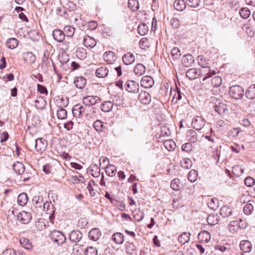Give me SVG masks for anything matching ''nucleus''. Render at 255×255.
<instances>
[{
	"mask_svg": "<svg viewBox=\"0 0 255 255\" xmlns=\"http://www.w3.org/2000/svg\"><path fill=\"white\" fill-rule=\"evenodd\" d=\"M210 103L212 105L215 112L220 115H227L229 113V106L226 102H223L215 96H212L210 100Z\"/></svg>",
	"mask_w": 255,
	"mask_h": 255,
	"instance_id": "f257e3e1",
	"label": "nucleus"
},
{
	"mask_svg": "<svg viewBox=\"0 0 255 255\" xmlns=\"http://www.w3.org/2000/svg\"><path fill=\"white\" fill-rule=\"evenodd\" d=\"M230 95L235 99H241L244 95V89L239 85H234L230 87Z\"/></svg>",
	"mask_w": 255,
	"mask_h": 255,
	"instance_id": "f03ea898",
	"label": "nucleus"
},
{
	"mask_svg": "<svg viewBox=\"0 0 255 255\" xmlns=\"http://www.w3.org/2000/svg\"><path fill=\"white\" fill-rule=\"evenodd\" d=\"M50 237L54 243L58 245L62 244L66 241V238L63 233L56 230L53 231L50 233Z\"/></svg>",
	"mask_w": 255,
	"mask_h": 255,
	"instance_id": "7ed1b4c3",
	"label": "nucleus"
},
{
	"mask_svg": "<svg viewBox=\"0 0 255 255\" xmlns=\"http://www.w3.org/2000/svg\"><path fill=\"white\" fill-rule=\"evenodd\" d=\"M43 209L46 214L49 215V221L54 224L55 209L54 205L51 202H46L43 204Z\"/></svg>",
	"mask_w": 255,
	"mask_h": 255,
	"instance_id": "20e7f679",
	"label": "nucleus"
},
{
	"mask_svg": "<svg viewBox=\"0 0 255 255\" xmlns=\"http://www.w3.org/2000/svg\"><path fill=\"white\" fill-rule=\"evenodd\" d=\"M87 111V108L82 105L77 104L73 107L72 114L75 118H82L86 115Z\"/></svg>",
	"mask_w": 255,
	"mask_h": 255,
	"instance_id": "39448f33",
	"label": "nucleus"
},
{
	"mask_svg": "<svg viewBox=\"0 0 255 255\" xmlns=\"http://www.w3.org/2000/svg\"><path fill=\"white\" fill-rule=\"evenodd\" d=\"M47 141L43 138L35 140V148L37 152L42 154L47 148Z\"/></svg>",
	"mask_w": 255,
	"mask_h": 255,
	"instance_id": "423d86ee",
	"label": "nucleus"
},
{
	"mask_svg": "<svg viewBox=\"0 0 255 255\" xmlns=\"http://www.w3.org/2000/svg\"><path fill=\"white\" fill-rule=\"evenodd\" d=\"M205 125V122L202 117L196 116L193 119L192 126L196 130L201 129Z\"/></svg>",
	"mask_w": 255,
	"mask_h": 255,
	"instance_id": "0eeeda50",
	"label": "nucleus"
},
{
	"mask_svg": "<svg viewBox=\"0 0 255 255\" xmlns=\"http://www.w3.org/2000/svg\"><path fill=\"white\" fill-rule=\"evenodd\" d=\"M126 90L128 92L136 93L138 92L139 85L134 81L128 80L125 85Z\"/></svg>",
	"mask_w": 255,
	"mask_h": 255,
	"instance_id": "6e6552de",
	"label": "nucleus"
},
{
	"mask_svg": "<svg viewBox=\"0 0 255 255\" xmlns=\"http://www.w3.org/2000/svg\"><path fill=\"white\" fill-rule=\"evenodd\" d=\"M200 71V77H203V81H205L207 79L211 77L212 75L215 74V72L214 71L211 70L210 67L206 65L204 67H202L201 69H198Z\"/></svg>",
	"mask_w": 255,
	"mask_h": 255,
	"instance_id": "1a4fd4ad",
	"label": "nucleus"
},
{
	"mask_svg": "<svg viewBox=\"0 0 255 255\" xmlns=\"http://www.w3.org/2000/svg\"><path fill=\"white\" fill-rule=\"evenodd\" d=\"M17 217L18 220L23 224L28 223L32 218L30 213L24 211H22L19 213Z\"/></svg>",
	"mask_w": 255,
	"mask_h": 255,
	"instance_id": "9d476101",
	"label": "nucleus"
},
{
	"mask_svg": "<svg viewBox=\"0 0 255 255\" xmlns=\"http://www.w3.org/2000/svg\"><path fill=\"white\" fill-rule=\"evenodd\" d=\"M83 43L85 47L92 48L96 45L97 41L94 37L86 35L84 36Z\"/></svg>",
	"mask_w": 255,
	"mask_h": 255,
	"instance_id": "9b49d317",
	"label": "nucleus"
},
{
	"mask_svg": "<svg viewBox=\"0 0 255 255\" xmlns=\"http://www.w3.org/2000/svg\"><path fill=\"white\" fill-rule=\"evenodd\" d=\"M100 98L97 96H89L85 97L83 99V103L84 105L90 106L99 102Z\"/></svg>",
	"mask_w": 255,
	"mask_h": 255,
	"instance_id": "f8f14e48",
	"label": "nucleus"
},
{
	"mask_svg": "<svg viewBox=\"0 0 255 255\" xmlns=\"http://www.w3.org/2000/svg\"><path fill=\"white\" fill-rule=\"evenodd\" d=\"M141 86L146 89L150 88L154 84V80L150 76H143L140 81Z\"/></svg>",
	"mask_w": 255,
	"mask_h": 255,
	"instance_id": "ddd939ff",
	"label": "nucleus"
},
{
	"mask_svg": "<svg viewBox=\"0 0 255 255\" xmlns=\"http://www.w3.org/2000/svg\"><path fill=\"white\" fill-rule=\"evenodd\" d=\"M181 62L184 66L188 67L191 66L194 62L193 56L190 54H187L183 56Z\"/></svg>",
	"mask_w": 255,
	"mask_h": 255,
	"instance_id": "4468645a",
	"label": "nucleus"
},
{
	"mask_svg": "<svg viewBox=\"0 0 255 255\" xmlns=\"http://www.w3.org/2000/svg\"><path fill=\"white\" fill-rule=\"evenodd\" d=\"M170 96L172 97V102L175 103H177L178 101L181 100L182 96L185 97L184 95L182 94L177 88L174 89L173 91L171 90Z\"/></svg>",
	"mask_w": 255,
	"mask_h": 255,
	"instance_id": "2eb2a0df",
	"label": "nucleus"
},
{
	"mask_svg": "<svg viewBox=\"0 0 255 255\" xmlns=\"http://www.w3.org/2000/svg\"><path fill=\"white\" fill-rule=\"evenodd\" d=\"M111 166V165L109 164L105 167V173L108 178H105V176L102 175V179L100 182L101 185L106 186L107 181L110 182V180L109 179H110L109 178L111 177V174L112 173V168Z\"/></svg>",
	"mask_w": 255,
	"mask_h": 255,
	"instance_id": "dca6fc26",
	"label": "nucleus"
},
{
	"mask_svg": "<svg viewBox=\"0 0 255 255\" xmlns=\"http://www.w3.org/2000/svg\"><path fill=\"white\" fill-rule=\"evenodd\" d=\"M240 247L244 253H250L252 250V245L248 240L242 241L240 244Z\"/></svg>",
	"mask_w": 255,
	"mask_h": 255,
	"instance_id": "f3484780",
	"label": "nucleus"
},
{
	"mask_svg": "<svg viewBox=\"0 0 255 255\" xmlns=\"http://www.w3.org/2000/svg\"><path fill=\"white\" fill-rule=\"evenodd\" d=\"M200 71L197 69L191 68L188 70L186 73V77L190 80H192L200 77Z\"/></svg>",
	"mask_w": 255,
	"mask_h": 255,
	"instance_id": "a211bd4d",
	"label": "nucleus"
},
{
	"mask_svg": "<svg viewBox=\"0 0 255 255\" xmlns=\"http://www.w3.org/2000/svg\"><path fill=\"white\" fill-rule=\"evenodd\" d=\"M140 102L144 105L148 104L151 101L150 95L145 91H142L138 95Z\"/></svg>",
	"mask_w": 255,
	"mask_h": 255,
	"instance_id": "6ab92c4d",
	"label": "nucleus"
},
{
	"mask_svg": "<svg viewBox=\"0 0 255 255\" xmlns=\"http://www.w3.org/2000/svg\"><path fill=\"white\" fill-rule=\"evenodd\" d=\"M122 59L125 64L130 65L135 61V56L132 53L128 52L123 55Z\"/></svg>",
	"mask_w": 255,
	"mask_h": 255,
	"instance_id": "aec40b11",
	"label": "nucleus"
},
{
	"mask_svg": "<svg viewBox=\"0 0 255 255\" xmlns=\"http://www.w3.org/2000/svg\"><path fill=\"white\" fill-rule=\"evenodd\" d=\"M198 238L200 242L207 243L210 240L211 236L207 231H202L199 233Z\"/></svg>",
	"mask_w": 255,
	"mask_h": 255,
	"instance_id": "412c9836",
	"label": "nucleus"
},
{
	"mask_svg": "<svg viewBox=\"0 0 255 255\" xmlns=\"http://www.w3.org/2000/svg\"><path fill=\"white\" fill-rule=\"evenodd\" d=\"M54 39L58 42H63L65 38V33L60 30L55 29L52 33Z\"/></svg>",
	"mask_w": 255,
	"mask_h": 255,
	"instance_id": "4be33fe9",
	"label": "nucleus"
},
{
	"mask_svg": "<svg viewBox=\"0 0 255 255\" xmlns=\"http://www.w3.org/2000/svg\"><path fill=\"white\" fill-rule=\"evenodd\" d=\"M88 172L94 177H98L100 175V168L96 165H91L88 168Z\"/></svg>",
	"mask_w": 255,
	"mask_h": 255,
	"instance_id": "5701e85b",
	"label": "nucleus"
},
{
	"mask_svg": "<svg viewBox=\"0 0 255 255\" xmlns=\"http://www.w3.org/2000/svg\"><path fill=\"white\" fill-rule=\"evenodd\" d=\"M76 57L81 60L85 59L87 56L86 50L82 47H77L75 51Z\"/></svg>",
	"mask_w": 255,
	"mask_h": 255,
	"instance_id": "b1692460",
	"label": "nucleus"
},
{
	"mask_svg": "<svg viewBox=\"0 0 255 255\" xmlns=\"http://www.w3.org/2000/svg\"><path fill=\"white\" fill-rule=\"evenodd\" d=\"M233 213L232 209L229 206H224L220 210V214L223 218L228 217Z\"/></svg>",
	"mask_w": 255,
	"mask_h": 255,
	"instance_id": "393cba45",
	"label": "nucleus"
},
{
	"mask_svg": "<svg viewBox=\"0 0 255 255\" xmlns=\"http://www.w3.org/2000/svg\"><path fill=\"white\" fill-rule=\"evenodd\" d=\"M86 80L83 77H77L74 79V83L75 86L79 89L84 88L86 84Z\"/></svg>",
	"mask_w": 255,
	"mask_h": 255,
	"instance_id": "a878e982",
	"label": "nucleus"
},
{
	"mask_svg": "<svg viewBox=\"0 0 255 255\" xmlns=\"http://www.w3.org/2000/svg\"><path fill=\"white\" fill-rule=\"evenodd\" d=\"M82 235L79 231H73L69 235L70 240L74 243L80 241L82 238Z\"/></svg>",
	"mask_w": 255,
	"mask_h": 255,
	"instance_id": "bb28decb",
	"label": "nucleus"
},
{
	"mask_svg": "<svg viewBox=\"0 0 255 255\" xmlns=\"http://www.w3.org/2000/svg\"><path fill=\"white\" fill-rule=\"evenodd\" d=\"M101 234L98 228H94L89 232L88 236L92 240L96 241L100 238Z\"/></svg>",
	"mask_w": 255,
	"mask_h": 255,
	"instance_id": "cd10ccee",
	"label": "nucleus"
},
{
	"mask_svg": "<svg viewBox=\"0 0 255 255\" xmlns=\"http://www.w3.org/2000/svg\"><path fill=\"white\" fill-rule=\"evenodd\" d=\"M13 170L18 174H22L25 170L24 165L20 162H15L12 166Z\"/></svg>",
	"mask_w": 255,
	"mask_h": 255,
	"instance_id": "c85d7f7f",
	"label": "nucleus"
},
{
	"mask_svg": "<svg viewBox=\"0 0 255 255\" xmlns=\"http://www.w3.org/2000/svg\"><path fill=\"white\" fill-rule=\"evenodd\" d=\"M23 59L26 63L31 64L35 62V56L32 52H27L23 53Z\"/></svg>",
	"mask_w": 255,
	"mask_h": 255,
	"instance_id": "c756f323",
	"label": "nucleus"
},
{
	"mask_svg": "<svg viewBox=\"0 0 255 255\" xmlns=\"http://www.w3.org/2000/svg\"><path fill=\"white\" fill-rule=\"evenodd\" d=\"M186 2L184 0H175L173 6L178 11H182L186 7Z\"/></svg>",
	"mask_w": 255,
	"mask_h": 255,
	"instance_id": "7c9ffc66",
	"label": "nucleus"
},
{
	"mask_svg": "<svg viewBox=\"0 0 255 255\" xmlns=\"http://www.w3.org/2000/svg\"><path fill=\"white\" fill-rule=\"evenodd\" d=\"M133 72L135 75L141 76L145 72V67L141 63L137 64L134 68Z\"/></svg>",
	"mask_w": 255,
	"mask_h": 255,
	"instance_id": "2f4dec72",
	"label": "nucleus"
},
{
	"mask_svg": "<svg viewBox=\"0 0 255 255\" xmlns=\"http://www.w3.org/2000/svg\"><path fill=\"white\" fill-rule=\"evenodd\" d=\"M109 70L105 67L98 68L96 71V75L99 78H104L107 76Z\"/></svg>",
	"mask_w": 255,
	"mask_h": 255,
	"instance_id": "473e14b6",
	"label": "nucleus"
},
{
	"mask_svg": "<svg viewBox=\"0 0 255 255\" xmlns=\"http://www.w3.org/2000/svg\"><path fill=\"white\" fill-rule=\"evenodd\" d=\"M68 181L74 184L83 183L85 182V178L83 176L79 174L71 176Z\"/></svg>",
	"mask_w": 255,
	"mask_h": 255,
	"instance_id": "72a5a7b5",
	"label": "nucleus"
},
{
	"mask_svg": "<svg viewBox=\"0 0 255 255\" xmlns=\"http://www.w3.org/2000/svg\"><path fill=\"white\" fill-rule=\"evenodd\" d=\"M228 228L230 232L232 233H235L237 232L239 228V224L238 221L234 220L230 222L228 224Z\"/></svg>",
	"mask_w": 255,
	"mask_h": 255,
	"instance_id": "f704fd0d",
	"label": "nucleus"
},
{
	"mask_svg": "<svg viewBox=\"0 0 255 255\" xmlns=\"http://www.w3.org/2000/svg\"><path fill=\"white\" fill-rule=\"evenodd\" d=\"M134 219L138 222H140L144 218V214L143 211L140 209H136L133 211Z\"/></svg>",
	"mask_w": 255,
	"mask_h": 255,
	"instance_id": "c9c22d12",
	"label": "nucleus"
},
{
	"mask_svg": "<svg viewBox=\"0 0 255 255\" xmlns=\"http://www.w3.org/2000/svg\"><path fill=\"white\" fill-rule=\"evenodd\" d=\"M28 201L27 194L25 193L20 194L17 197V203L21 206H25Z\"/></svg>",
	"mask_w": 255,
	"mask_h": 255,
	"instance_id": "e433bc0d",
	"label": "nucleus"
},
{
	"mask_svg": "<svg viewBox=\"0 0 255 255\" xmlns=\"http://www.w3.org/2000/svg\"><path fill=\"white\" fill-rule=\"evenodd\" d=\"M219 217L217 214H210L207 218V221L209 225H215L218 223Z\"/></svg>",
	"mask_w": 255,
	"mask_h": 255,
	"instance_id": "4c0bfd02",
	"label": "nucleus"
},
{
	"mask_svg": "<svg viewBox=\"0 0 255 255\" xmlns=\"http://www.w3.org/2000/svg\"><path fill=\"white\" fill-rule=\"evenodd\" d=\"M124 236L121 233H116L113 235V241L118 245L123 244L124 241Z\"/></svg>",
	"mask_w": 255,
	"mask_h": 255,
	"instance_id": "58836bf2",
	"label": "nucleus"
},
{
	"mask_svg": "<svg viewBox=\"0 0 255 255\" xmlns=\"http://www.w3.org/2000/svg\"><path fill=\"white\" fill-rule=\"evenodd\" d=\"M125 250L126 253L128 255L133 254L136 250V247L132 243L128 242L125 245Z\"/></svg>",
	"mask_w": 255,
	"mask_h": 255,
	"instance_id": "ea45409f",
	"label": "nucleus"
},
{
	"mask_svg": "<svg viewBox=\"0 0 255 255\" xmlns=\"http://www.w3.org/2000/svg\"><path fill=\"white\" fill-rule=\"evenodd\" d=\"M246 97L249 99L255 98V85H251L246 92Z\"/></svg>",
	"mask_w": 255,
	"mask_h": 255,
	"instance_id": "a19ab883",
	"label": "nucleus"
},
{
	"mask_svg": "<svg viewBox=\"0 0 255 255\" xmlns=\"http://www.w3.org/2000/svg\"><path fill=\"white\" fill-rule=\"evenodd\" d=\"M190 233L184 232L178 237V241L181 244H185L190 240Z\"/></svg>",
	"mask_w": 255,
	"mask_h": 255,
	"instance_id": "79ce46f5",
	"label": "nucleus"
},
{
	"mask_svg": "<svg viewBox=\"0 0 255 255\" xmlns=\"http://www.w3.org/2000/svg\"><path fill=\"white\" fill-rule=\"evenodd\" d=\"M163 144L164 147L168 150H173L175 147L176 144L172 139L166 140L164 141Z\"/></svg>",
	"mask_w": 255,
	"mask_h": 255,
	"instance_id": "37998d69",
	"label": "nucleus"
},
{
	"mask_svg": "<svg viewBox=\"0 0 255 255\" xmlns=\"http://www.w3.org/2000/svg\"><path fill=\"white\" fill-rule=\"evenodd\" d=\"M18 40L15 38L8 39L6 41L7 47L11 49L15 48L18 46Z\"/></svg>",
	"mask_w": 255,
	"mask_h": 255,
	"instance_id": "c03bdc74",
	"label": "nucleus"
},
{
	"mask_svg": "<svg viewBox=\"0 0 255 255\" xmlns=\"http://www.w3.org/2000/svg\"><path fill=\"white\" fill-rule=\"evenodd\" d=\"M128 7L132 11H135L139 9V3L137 0H128Z\"/></svg>",
	"mask_w": 255,
	"mask_h": 255,
	"instance_id": "a18cd8bd",
	"label": "nucleus"
},
{
	"mask_svg": "<svg viewBox=\"0 0 255 255\" xmlns=\"http://www.w3.org/2000/svg\"><path fill=\"white\" fill-rule=\"evenodd\" d=\"M138 33L142 36L146 34L148 31V26L144 23L140 24L137 27Z\"/></svg>",
	"mask_w": 255,
	"mask_h": 255,
	"instance_id": "49530a36",
	"label": "nucleus"
},
{
	"mask_svg": "<svg viewBox=\"0 0 255 255\" xmlns=\"http://www.w3.org/2000/svg\"><path fill=\"white\" fill-rule=\"evenodd\" d=\"M95 185L96 183L93 180H90L87 185V188L89 191L90 194L92 197H94L96 194V191L94 188V186Z\"/></svg>",
	"mask_w": 255,
	"mask_h": 255,
	"instance_id": "de8ad7c7",
	"label": "nucleus"
},
{
	"mask_svg": "<svg viewBox=\"0 0 255 255\" xmlns=\"http://www.w3.org/2000/svg\"><path fill=\"white\" fill-rule=\"evenodd\" d=\"M57 117L59 120H64L67 117V111L63 108H59L57 111Z\"/></svg>",
	"mask_w": 255,
	"mask_h": 255,
	"instance_id": "09e8293b",
	"label": "nucleus"
},
{
	"mask_svg": "<svg viewBox=\"0 0 255 255\" xmlns=\"http://www.w3.org/2000/svg\"><path fill=\"white\" fill-rule=\"evenodd\" d=\"M181 55L180 50L176 47H173L171 51V56L173 59H179Z\"/></svg>",
	"mask_w": 255,
	"mask_h": 255,
	"instance_id": "8fccbe9b",
	"label": "nucleus"
},
{
	"mask_svg": "<svg viewBox=\"0 0 255 255\" xmlns=\"http://www.w3.org/2000/svg\"><path fill=\"white\" fill-rule=\"evenodd\" d=\"M64 31L65 35H66L68 37H72L75 32V28L71 26L67 25L64 27Z\"/></svg>",
	"mask_w": 255,
	"mask_h": 255,
	"instance_id": "3c124183",
	"label": "nucleus"
},
{
	"mask_svg": "<svg viewBox=\"0 0 255 255\" xmlns=\"http://www.w3.org/2000/svg\"><path fill=\"white\" fill-rule=\"evenodd\" d=\"M181 166L185 169H190L192 165V162L189 158L183 159L180 162Z\"/></svg>",
	"mask_w": 255,
	"mask_h": 255,
	"instance_id": "603ef678",
	"label": "nucleus"
},
{
	"mask_svg": "<svg viewBox=\"0 0 255 255\" xmlns=\"http://www.w3.org/2000/svg\"><path fill=\"white\" fill-rule=\"evenodd\" d=\"M208 206L209 208L216 210L219 206L218 199L217 198H212L208 202Z\"/></svg>",
	"mask_w": 255,
	"mask_h": 255,
	"instance_id": "864d4df0",
	"label": "nucleus"
},
{
	"mask_svg": "<svg viewBox=\"0 0 255 255\" xmlns=\"http://www.w3.org/2000/svg\"><path fill=\"white\" fill-rule=\"evenodd\" d=\"M20 243L21 245L26 250H30L32 249V245L29 240L25 238H21L20 239Z\"/></svg>",
	"mask_w": 255,
	"mask_h": 255,
	"instance_id": "5fc2aeb1",
	"label": "nucleus"
},
{
	"mask_svg": "<svg viewBox=\"0 0 255 255\" xmlns=\"http://www.w3.org/2000/svg\"><path fill=\"white\" fill-rule=\"evenodd\" d=\"M93 127L97 131H102L105 128L103 123L99 120H97L94 123Z\"/></svg>",
	"mask_w": 255,
	"mask_h": 255,
	"instance_id": "6e6d98bb",
	"label": "nucleus"
},
{
	"mask_svg": "<svg viewBox=\"0 0 255 255\" xmlns=\"http://www.w3.org/2000/svg\"><path fill=\"white\" fill-rule=\"evenodd\" d=\"M180 180L178 178L173 179L171 182V188L175 190L178 191L180 190Z\"/></svg>",
	"mask_w": 255,
	"mask_h": 255,
	"instance_id": "4d7b16f0",
	"label": "nucleus"
},
{
	"mask_svg": "<svg viewBox=\"0 0 255 255\" xmlns=\"http://www.w3.org/2000/svg\"><path fill=\"white\" fill-rule=\"evenodd\" d=\"M222 78L221 77L216 76L212 78L211 80V84L214 87H219L222 84Z\"/></svg>",
	"mask_w": 255,
	"mask_h": 255,
	"instance_id": "13d9d810",
	"label": "nucleus"
},
{
	"mask_svg": "<svg viewBox=\"0 0 255 255\" xmlns=\"http://www.w3.org/2000/svg\"><path fill=\"white\" fill-rule=\"evenodd\" d=\"M123 103V98L120 95H115L113 97V106L116 105V106H121Z\"/></svg>",
	"mask_w": 255,
	"mask_h": 255,
	"instance_id": "bf43d9fd",
	"label": "nucleus"
},
{
	"mask_svg": "<svg viewBox=\"0 0 255 255\" xmlns=\"http://www.w3.org/2000/svg\"><path fill=\"white\" fill-rule=\"evenodd\" d=\"M240 14L241 17L244 19H247L250 16L251 11L248 8L243 7L240 9Z\"/></svg>",
	"mask_w": 255,
	"mask_h": 255,
	"instance_id": "052dcab7",
	"label": "nucleus"
},
{
	"mask_svg": "<svg viewBox=\"0 0 255 255\" xmlns=\"http://www.w3.org/2000/svg\"><path fill=\"white\" fill-rule=\"evenodd\" d=\"M101 110L104 112H109L112 110V103L110 101H106L101 106Z\"/></svg>",
	"mask_w": 255,
	"mask_h": 255,
	"instance_id": "680f3d73",
	"label": "nucleus"
},
{
	"mask_svg": "<svg viewBox=\"0 0 255 255\" xmlns=\"http://www.w3.org/2000/svg\"><path fill=\"white\" fill-rule=\"evenodd\" d=\"M188 137L189 141L191 142H195L198 140L197 133L192 129L189 130Z\"/></svg>",
	"mask_w": 255,
	"mask_h": 255,
	"instance_id": "e2e57ef3",
	"label": "nucleus"
},
{
	"mask_svg": "<svg viewBox=\"0 0 255 255\" xmlns=\"http://www.w3.org/2000/svg\"><path fill=\"white\" fill-rule=\"evenodd\" d=\"M85 255H98V251L96 248L88 247L85 250Z\"/></svg>",
	"mask_w": 255,
	"mask_h": 255,
	"instance_id": "0e129e2a",
	"label": "nucleus"
},
{
	"mask_svg": "<svg viewBox=\"0 0 255 255\" xmlns=\"http://www.w3.org/2000/svg\"><path fill=\"white\" fill-rule=\"evenodd\" d=\"M188 179L191 182H195L197 179V172L195 170H191L188 174Z\"/></svg>",
	"mask_w": 255,
	"mask_h": 255,
	"instance_id": "69168bd1",
	"label": "nucleus"
},
{
	"mask_svg": "<svg viewBox=\"0 0 255 255\" xmlns=\"http://www.w3.org/2000/svg\"><path fill=\"white\" fill-rule=\"evenodd\" d=\"M254 211V207L251 203H247L244 207L243 211L244 213L247 215H251Z\"/></svg>",
	"mask_w": 255,
	"mask_h": 255,
	"instance_id": "338daca9",
	"label": "nucleus"
},
{
	"mask_svg": "<svg viewBox=\"0 0 255 255\" xmlns=\"http://www.w3.org/2000/svg\"><path fill=\"white\" fill-rule=\"evenodd\" d=\"M201 0H186V4L191 7L196 8L199 6Z\"/></svg>",
	"mask_w": 255,
	"mask_h": 255,
	"instance_id": "774afa93",
	"label": "nucleus"
}]
</instances>
